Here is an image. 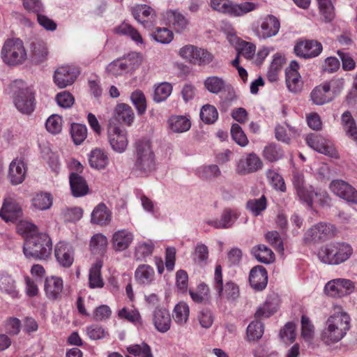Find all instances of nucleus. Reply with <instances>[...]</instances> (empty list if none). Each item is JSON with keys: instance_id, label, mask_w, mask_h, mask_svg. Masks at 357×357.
Masks as SVG:
<instances>
[{"instance_id": "nucleus-1", "label": "nucleus", "mask_w": 357, "mask_h": 357, "mask_svg": "<svg viewBox=\"0 0 357 357\" xmlns=\"http://www.w3.org/2000/svg\"><path fill=\"white\" fill-rule=\"evenodd\" d=\"M350 318L345 312L338 309L330 316L326 322L321 333V339L327 344H331L341 340L349 329Z\"/></svg>"}, {"instance_id": "nucleus-2", "label": "nucleus", "mask_w": 357, "mask_h": 357, "mask_svg": "<svg viewBox=\"0 0 357 357\" xmlns=\"http://www.w3.org/2000/svg\"><path fill=\"white\" fill-rule=\"evenodd\" d=\"M353 254L354 249L349 243L331 241L319 248L317 256L324 264L336 266L349 260Z\"/></svg>"}, {"instance_id": "nucleus-3", "label": "nucleus", "mask_w": 357, "mask_h": 357, "mask_svg": "<svg viewBox=\"0 0 357 357\" xmlns=\"http://www.w3.org/2000/svg\"><path fill=\"white\" fill-rule=\"evenodd\" d=\"M292 183L299 200L308 207L312 208L314 204L321 206L328 204L329 196L325 190H314L312 186H304V177L302 174L294 173Z\"/></svg>"}, {"instance_id": "nucleus-4", "label": "nucleus", "mask_w": 357, "mask_h": 357, "mask_svg": "<svg viewBox=\"0 0 357 357\" xmlns=\"http://www.w3.org/2000/svg\"><path fill=\"white\" fill-rule=\"evenodd\" d=\"M8 90L13 102L19 112L29 114L34 110L33 92L24 81H13L9 85Z\"/></svg>"}, {"instance_id": "nucleus-5", "label": "nucleus", "mask_w": 357, "mask_h": 357, "mask_svg": "<svg viewBox=\"0 0 357 357\" xmlns=\"http://www.w3.org/2000/svg\"><path fill=\"white\" fill-rule=\"evenodd\" d=\"M52 244L50 236L45 233H39L26 240L23 252L26 258L45 260L52 254Z\"/></svg>"}, {"instance_id": "nucleus-6", "label": "nucleus", "mask_w": 357, "mask_h": 357, "mask_svg": "<svg viewBox=\"0 0 357 357\" xmlns=\"http://www.w3.org/2000/svg\"><path fill=\"white\" fill-rule=\"evenodd\" d=\"M155 168V157L150 141L139 140L136 145L135 170L141 176H147Z\"/></svg>"}, {"instance_id": "nucleus-7", "label": "nucleus", "mask_w": 357, "mask_h": 357, "mask_svg": "<svg viewBox=\"0 0 357 357\" xmlns=\"http://www.w3.org/2000/svg\"><path fill=\"white\" fill-rule=\"evenodd\" d=\"M0 56L5 64L9 66H17L26 61L27 52L21 39L8 38L1 47Z\"/></svg>"}, {"instance_id": "nucleus-8", "label": "nucleus", "mask_w": 357, "mask_h": 357, "mask_svg": "<svg viewBox=\"0 0 357 357\" xmlns=\"http://www.w3.org/2000/svg\"><path fill=\"white\" fill-rule=\"evenodd\" d=\"M213 287L220 299L224 302H234L239 297V287L236 283L227 281L223 284L220 265H217L215 268Z\"/></svg>"}, {"instance_id": "nucleus-9", "label": "nucleus", "mask_w": 357, "mask_h": 357, "mask_svg": "<svg viewBox=\"0 0 357 357\" xmlns=\"http://www.w3.org/2000/svg\"><path fill=\"white\" fill-rule=\"evenodd\" d=\"M107 139L112 150L122 153L128 145L127 131L120 126L110 121L107 127Z\"/></svg>"}, {"instance_id": "nucleus-10", "label": "nucleus", "mask_w": 357, "mask_h": 357, "mask_svg": "<svg viewBox=\"0 0 357 357\" xmlns=\"http://www.w3.org/2000/svg\"><path fill=\"white\" fill-rule=\"evenodd\" d=\"M204 88L210 93L225 94V100L231 102L236 99V93L234 87L227 83L222 77L218 76H210L204 81Z\"/></svg>"}, {"instance_id": "nucleus-11", "label": "nucleus", "mask_w": 357, "mask_h": 357, "mask_svg": "<svg viewBox=\"0 0 357 357\" xmlns=\"http://www.w3.org/2000/svg\"><path fill=\"white\" fill-rule=\"evenodd\" d=\"M355 289L354 282L349 279L336 278L328 281L324 292L329 296L341 298L351 294Z\"/></svg>"}, {"instance_id": "nucleus-12", "label": "nucleus", "mask_w": 357, "mask_h": 357, "mask_svg": "<svg viewBox=\"0 0 357 357\" xmlns=\"http://www.w3.org/2000/svg\"><path fill=\"white\" fill-rule=\"evenodd\" d=\"M279 20L272 15L261 18L259 24L253 27L255 36L260 40L267 39L276 36L280 30Z\"/></svg>"}, {"instance_id": "nucleus-13", "label": "nucleus", "mask_w": 357, "mask_h": 357, "mask_svg": "<svg viewBox=\"0 0 357 357\" xmlns=\"http://www.w3.org/2000/svg\"><path fill=\"white\" fill-rule=\"evenodd\" d=\"M336 231V227L333 225L319 222L306 231L304 241L305 243H316L334 236Z\"/></svg>"}, {"instance_id": "nucleus-14", "label": "nucleus", "mask_w": 357, "mask_h": 357, "mask_svg": "<svg viewBox=\"0 0 357 357\" xmlns=\"http://www.w3.org/2000/svg\"><path fill=\"white\" fill-rule=\"evenodd\" d=\"M227 39L229 44L236 49L238 54H241L248 60L254 59L256 51L255 45L240 38L230 25H228Z\"/></svg>"}, {"instance_id": "nucleus-15", "label": "nucleus", "mask_w": 357, "mask_h": 357, "mask_svg": "<svg viewBox=\"0 0 357 357\" xmlns=\"http://www.w3.org/2000/svg\"><path fill=\"white\" fill-rule=\"evenodd\" d=\"M305 141L307 144L314 151L331 158H337L338 153L334 147L333 144L324 137L317 135H308Z\"/></svg>"}, {"instance_id": "nucleus-16", "label": "nucleus", "mask_w": 357, "mask_h": 357, "mask_svg": "<svg viewBox=\"0 0 357 357\" xmlns=\"http://www.w3.org/2000/svg\"><path fill=\"white\" fill-rule=\"evenodd\" d=\"M79 74V69L74 66H61L55 70L53 81L59 88L63 89L72 85Z\"/></svg>"}, {"instance_id": "nucleus-17", "label": "nucleus", "mask_w": 357, "mask_h": 357, "mask_svg": "<svg viewBox=\"0 0 357 357\" xmlns=\"http://www.w3.org/2000/svg\"><path fill=\"white\" fill-rule=\"evenodd\" d=\"M263 162L254 153L244 154L236 163V172L240 175H248L261 169Z\"/></svg>"}, {"instance_id": "nucleus-18", "label": "nucleus", "mask_w": 357, "mask_h": 357, "mask_svg": "<svg viewBox=\"0 0 357 357\" xmlns=\"http://www.w3.org/2000/svg\"><path fill=\"white\" fill-rule=\"evenodd\" d=\"M131 11L134 18L146 28L152 26L156 21V12L149 5L137 4Z\"/></svg>"}, {"instance_id": "nucleus-19", "label": "nucleus", "mask_w": 357, "mask_h": 357, "mask_svg": "<svg viewBox=\"0 0 357 357\" xmlns=\"http://www.w3.org/2000/svg\"><path fill=\"white\" fill-rule=\"evenodd\" d=\"M300 66L296 61H291L286 69V84L288 90L294 93H300L303 86V82L298 73Z\"/></svg>"}, {"instance_id": "nucleus-20", "label": "nucleus", "mask_w": 357, "mask_h": 357, "mask_svg": "<svg viewBox=\"0 0 357 357\" xmlns=\"http://www.w3.org/2000/svg\"><path fill=\"white\" fill-rule=\"evenodd\" d=\"M330 189L347 202L357 204V190L347 182L342 180L333 181L330 184Z\"/></svg>"}, {"instance_id": "nucleus-21", "label": "nucleus", "mask_w": 357, "mask_h": 357, "mask_svg": "<svg viewBox=\"0 0 357 357\" xmlns=\"http://www.w3.org/2000/svg\"><path fill=\"white\" fill-rule=\"evenodd\" d=\"M134 238L135 235L132 231L128 229H119L112 236V247L116 252L124 251L131 245Z\"/></svg>"}, {"instance_id": "nucleus-22", "label": "nucleus", "mask_w": 357, "mask_h": 357, "mask_svg": "<svg viewBox=\"0 0 357 357\" xmlns=\"http://www.w3.org/2000/svg\"><path fill=\"white\" fill-rule=\"evenodd\" d=\"M322 51V45L316 40H304L298 43L294 52L298 56L305 59L316 57Z\"/></svg>"}, {"instance_id": "nucleus-23", "label": "nucleus", "mask_w": 357, "mask_h": 357, "mask_svg": "<svg viewBox=\"0 0 357 357\" xmlns=\"http://www.w3.org/2000/svg\"><path fill=\"white\" fill-rule=\"evenodd\" d=\"M153 324L155 328L160 333L167 332L172 325L169 312L165 307H156L153 312Z\"/></svg>"}, {"instance_id": "nucleus-24", "label": "nucleus", "mask_w": 357, "mask_h": 357, "mask_svg": "<svg viewBox=\"0 0 357 357\" xmlns=\"http://www.w3.org/2000/svg\"><path fill=\"white\" fill-rule=\"evenodd\" d=\"M22 215L21 206L13 198L5 199L0 210V217L6 222H14Z\"/></svg>"}, {"instance_id": "nucleus-25", "label": "nucleus", "mask_w": 357, "mask_h": 357, "mask_svg": "<svg viewBox=\"0 0 357 357\" xmlns=\"http://www.w3.org/2000/svg\"><path fill=\"white\" fill-rule=\"evenodd\" d=\"M237 218L238 214L236 211L226 208L223 211L219 219H208L206 222L215 229H228L234 225Z\"/></svg>"}, {"instance_id": "nucleus-26", "label": "nucleus", "mask_w": 357, "mask_h": 357, "mask_svg": "<svg viewBox=\"0 0 357 357\" xmlns=\"http://www.w3.org/2000/svg\"><path fill=\"white\" fill-rule=\"evenodd\" d=\"M250 286L257 291L264 289L268 282V275L266 268L262 266L253 267L249 275Z\"/></svg>"}, {"instance_id": "nucleus-27", "label": "nucleus", "mask_w": 357, "mask_h": 357, "mask_svg": "<svg viewBox=\"0 0 357 357\" xmlns=\"http://www.w3.org/2000/svg\"><path fill=\"white\" fill-rule=\"evenodd\" d=\"M310 98L312 102L317 105H323L331 102L333 96L331 93L329 84L324 82L316 86L310 93Z\"/></svg>"}, {"instance_id": "nucleus-28", "label": "nucleus", "mask_w": 357, "mask_h": 357, "mask_svg": "<svg viewBox=\"0 0 357 357\" xmlns=\"http://www.w3.org/2000/svg\"><path fill=\"white\" fill-rule=\"evenodd\" d=\"M74 250L70 245L60 242L55 248V257L58 262L64 267L70 266L74 261Z\"/></svg>"}, {"instance_id": "nucleus-29", "label": "nucleus", "mask_w": 357, "mask_h": 357, "mask_svg": "<svg viewBox=\"0 0 357 357\" xmlns=\"http://www.w3.org/2000/svg\"><path fill=\"white\" fill-rule=\"evenodd\" d=\"M26 167L24 162L20 159L13 160L8 170V178L13 185H17L23 182L26 176Z\"/></svg>"}, {"instance_id": "nucleus-30", "label": "nucleus", "mask_w": 357, "mask_h": 357, "mask_svg": "<svg viewBox=\"0 0 357 357\" xmlns=\"http://www.w3.org/2000/svg\"><path fill=\"white\" fill-rule=\"evenodd\" d=\"M31 61L35 64L44 62L48 56L47 44L42 40L33 41L30 45Z\"/></svg>"}, {"instance_id": "nucleus-31", "label": "nucleus", "mask_w": 357, "mask_h": 357, "mask_svg": "<svg viewBox=\"0 0 357 357\" xmlns=\"http://www.w3.org/2000/svg\"><path fill=\"white\" fill-rule=\"evenodd\" d=\"M279 306V298L276 294L269 295L265 303L261 305L255 313L257 319L268 318L273 314Z\"/></svg>"}, {"instance_id": "nucleus-32", "label": "nucleus", "mask_w": 357, "mask_h": 357, "mask_svg": "<svg viewBox=\"0 0 357 357\" xmlns=\"http://www.w3.org/2000/svg\"><path fill=\"white\" fill-rule=\"evenodd\" d=\"M165 17L177 33H183L189 24L188 20L180 12L169 10L165 13Z\"/></svg>"}, {"instance_id": "nucleus-33", "label": "nucleus", "mask_w": 357, "mask_h": 357, "mask_svg": "<svg viewBox=\"0 0 357 357\" xmlns=\"http://www.w3.org/2000/svg\"><path fill=\"white\" fill-rule=\"evenodd\" d=\"M168 128L174 133H183L190 130L191 121L185 115H173L168 119Z\"/></svg>"}, {"instance_id": "nucleus-34", "label": "nucleus", "mask_w": 357, "mask_h": 357, "mask_svg": "<svg viewBox=\"0 0 357 357\" xmlns=\"http://www.w3.org/2000/svg\"><path fill=\"white\" fill-rule=\"evenodd\" d=\"M90 166L98 170L104 169L109 162L107 153L101 149L92 150L89 155Z\"/></svg>"}, {"instance_id": "nucleus-35", "label": "nucleus", "mask_w": 357, "mask_h": 357, "mask_svg": "<svg viewBox=\"0 0 357 357\" xmlns=\"http://www.w3.org/2000/svg\"><path fill=\"white\" fill-rule=\"evenodd\" d=\"M135 279L139 284L149 285L155 280L154 269L149 265H139L135 270Z\"/></svg>"}, {"instance_id": "nucleus-36", "label": "nucleus", "mask_w": 357, "mask_h": 357, "mask_svg": "<svg viewBox=\"0 0 357 357\" xmlns=\"http://www.w3.org/2000/svg\"><path fill=\"white\" fill-rule=\"evenodd\" d=\"M112 219L111 211L104 204H99L91 213V222L99 225H108Z\"/></svg>"}, {"instance_id": "nucleus-37", "label": "nucleus", "mask_w": 357, "mask_h": 357, "mask_svg": "<svg viewBox=\"0 0 357 357\" xmlns=\"http://www.w3.org/2000/svg\"><path fill=\"white\" fill-rule=\"evenodd\" d=\"M63 287V280L60 278L52 276L45 280V291L49 298H57L61 295Z\"/></svg>"}, {"instance_id": "nucleus-38", "label": "nucleus", "mask_w": 357, "mask_h": 357, "mask_svg": "<svg viewBox=\"0 0 357 357\" xmlns=\"http://www.w3.org/2000/svg\"><path fill=\"white\" fill-rule=\"evenodd\" d=\"M70 185L75 197H81L88 192V185L83 177L76 173L70 175Z\"/></svg>"}, {"instance_id": "nucleus-39", "label": "nucleus", "mask_w": 357, "mask_h": 357, "mask_svg": "<svg viewBox=\"0 0 357 357\" xmlns=\"http://www.w3.org/2000/svg\"><path fill=\"white\" fill-rule=\"evenodd\" d=\"M102 267V262L101 261H97L91 267L89 274V285L90 288H102L104 286V282L101 275Z\"/></svg>"}, {"instance_id": "nucleus-40", "label": "nucleus", "mask_w": 357, "mask_h": 357, "mask_svg": "<svg viewBox=\"0 0 357 357\" xmlns=\"http://www.w3.org/2000/svg\"><path fill=\"white\" fill-rule=\"evenodd\" d=\"M252 255L258 261L264 264H270L274 260L273 251L267 246L259 244L252 248Z\"/></svg>"}, {"instance_id": "nucleus-41", "label": "nucleus", "mask_w": 357, "mask_h": 357, "mask_svg": "<svg viewBox=\"0 0 357 357\" xmlns=\"http://www.w3.org/2000/svg\"><path fill=\"white\" fill-rule=\"evenodd\" d=\"M107 238L102 234H94L89 243V249L93 255H102L106 251Z\"/></svg>"}, {"instance_id": "nucleus-42", "label": "nucleus", "mask_w": 357, "mask_h": 357, "mask_svg": "<svg viewBox=\"0 0 357 357\" xmlns=\"http://www.w3.org/2000/svg\"><path fill=\"white\" fill-rule=\"evenodd\" d=\"M105 72L109 77H118L125 75L130 71L123 59H116L106 66Z\"/></svg>"}, {"instance_id": "nucleus-43", "label": "nucleus", "mask_w": 357, "mask_h": 357, "mask_svg": "<svg viewBox=\"0 0 357 357\" xmlns=\"http://www.w3.org/2000/svg\"><path fill=\"white\" fill-rule=\"evenodd\" d=\"M189 315L190 309L186 303L179 302L174 306L173 310V318L178 325H185L188 320Z\"/></svg>"}, {"instance_id": "nucleus-44", "label": "nucleus", "mask_w": 357, "mask_h": 357, "mask_svg": "<svg viewBox=\"0 0 357 357\" xmlns=\"http://www.w3.org/2000/svg\"><path fill=\"white\" fill-rule=\"evenodd\" d=\"M53 198L50 193L40 192L34 195L31 199V205L37 210L44 211L52 205Z\"/></svg>"}, {"instance_id": "nucleus-45", "label": "nucleus", "mask_w": 357, "mask_h": 357, "mask_svg": "<svg viewBox=\"0 0 357 357\" xmlns=\"http://www.w3.org/2000/svg\"><path fill=\"white\" fill-rule=\"evenodd\" d=\"M154 248L155 244L151 240L138 242L135 248V257L136 259L141 261L144 260L146 257L152 255Z\"/></svg>"}, {"instance_id": "nucleus-46", "label": "nucleus", "mask_w": 357, "mask_h": 357, "mask_svg": "<svg viewBox=\"0 0 357 357\" xmlns=\"http://www.w3.org/2000/svg\"><path fill=\"white\" fill-rule=\"evenodd\" d=\"M173 86L169 82H161L154 86L153 100L155 102H161L166 100L171 95Z\"/></svg>"}, {"instance_id": "nucleus-47", "label": "nucleus", "mask_w": 357, "mask_h": 357, "mask_svg": "<svg viewBox=\"0 0 357 357\" xmlns=\"http://www.w3.org/2000/svg\"><path fill=\"white\" fill-rule=\"evenodd\" d=\"M284 62V57L280 54H275L273 56L271 63L267 72V77L271 82L278 80V75Z\"/></svg>"}, {"instance_id": "nucleus-48", "label": "nucleus", "mask_w": 357, "mask_h": 357, "mask_svg": "<svg viewBox=\"0 0 357 357\" xmlns=\"http://www.w3.org/2000/svg\"><path fill=\"white\" fill-rule=\"evenodd\" d=\"M0 290L12 297H17L18 295L15 280L6 273H0Z\"/></svg>"}, {"instance_id": "nucleus-49", "label": "nucleus", "mask_w": 357, "mask_h": 357, "mask_svg": "<svg viewBox=\"0 0 357 357\" xmlns=\"http://www.w3.org/2000/svg\"><path fill=\"white\" fill-rule=\"evenodd\" d=\"M342 123L347 135L357 142V127L356 122L349 111L342 115Z\"/></svg>"}, {"instance_id": "nucleus-50", "label": "nucleus", "mask_w": 357, "mask_h": 357, "mask_svg": "<svg viewBox=\"0 0 357 357\" xmlns=\"http://www.w3.org/2000/svg\"><path fill=\"white\" fill-rule=\"evenodd\" d=\"M118 119L123 123L130 126L135 119L134 112L130 106L125 103L119 104L115 109Z\"/></svg>"}, {"instance_id": "nucleus-51", "label": "nucleus", "mask_w": 357, "mask_h": 357, "mask_svg": "<svg viewBox=\"0 0 357 357\" xmlns=\"http://www.w3.org/2000/svg\"><path fill=\"white\" fill-rule=\"evenodd\" d=\"M189 294L192 300L197 303H205L209 301V288L204 284H199L195 290L190 289Z\"/></svg>"}, {"instance_id": "nucleus-52", "label": "nucleus", "mask_w": 357, "mask_h": 357, "mask_svg": "<svg viewBox=\"0 0 357 357\" xmlns=\"http://www.w3.org/2000/svg\"><path fill=\"white\" fill-rule=\"evenodd\" d=\"M257 8V4L250 1L242 2L241 3H235L232 2L231 9L229 16L241 17L250 13Z\"/></svg>"}, {"instance_id": "nucleus-53", "label": "nucleus", "mask_w": 357, "mask_h": 357, "mask_svg": "<svg viewBox=\"0 0 357 357\" xmlns=\"http://www.w3.org/2000/svg\"><path fill=\"white\" fill-rule=\"evenodd\" d=\"M267 206V199L264 195L259 198L251 199L248 201L247 209L255 216H258L266 210Z\"/></svg>"}, {"instance_id": "nucleus-54", "label": "nucleus", "mask_w": 357, "mask_h": 357, "mask_svg": "<svg viewBox=\"0 0 357 357\" xmlns=\"http://www.w3.org/2000/svg\"><path fill=\"white\" fill-rule=\"evenodd\" d=\"M118 317L126 319L137 326L142 324V319L139 311L135 308L123 307L118 312Z\"/></svg>"}, {"instance_id": "nucleus-55", "label": "nucleus", "mask_w": 357, "mask_h": 357, "mask_svg": "<svg viewBox=\"0 0 357 357\" xmlns=\"http://www.w3.org/2000/svg\"><path fill=\"white\" fill-rule=\"evenodd\" d=\"M200 118L206 124H213L218 119V112L217 109L211 105L206 104L200 109Z\"/></svg>"}, {"instance_id": "nucleus-56", "label": "nucleus", "mask_w": 357, "mask_h": 357, "mask_svg": "<svg viewBox=\"0 0 357 357\" xmlns=\"http://www.w3.org/2000/svg\"><path fill=\"white\" fill-rule=\"evenodd\" d=\"M126 350L128 353L135 356L153 357L151 347L145 342L129 345Z\"/></svg>"}, {"instance_id": "nucleus-57", "label": "nucleus", "mask_w": 357, "mask_h": 357, "mask_svg": "<svg viewBox=\"0 0 357 357\" xmlns=\"http://www.w3.org/2000/svg\"><path fill=\"white\" fill-rule=\"evenodd\" d=\"M71 137L76 145L81 144L87 137V128L84 124L73 123L70 129Z\"/></svg>"}, {"instance_id": "nucleus-58", "label": "nucleus", "mask_w": 357, "mask_h": 357, "mask_svg": "<svg viewBox=\"0 0 357 357\" xmlns=\"http://www.w3.org/2000/svg\"><path fill=\"white\" fill-rule=\"evenodd\" d=\"M314 336V327L311 321L305 315L301 317V337L303 339L311 343Z\"/></svg>"}, {"instance_id": "nucleus-59", "label": "nucleus", "mask_w": 357, "mask_h": 357, "mask_svg": "<svg viewBox=\"0 0 357 357\" xmlns=\"http://www.w3.org/2000/svg\"><path fill=\"white\" fill-rule=\"evenodd\" d=\"M88 337L93 340H101L109 336V332L106 328L99 324H91L86 328Z\"/></svg>"}, {"instance_id": "nucleus-60", "label": "nucleus", "mask_w": 357, "mask_h": 357, "mask_svg": "<svg viewBox=\"0 0 357 357\" xmlns=\"http://www.w3.org/2000/svg\"><path fill=\"white\" fill-rule=\"evenodd\" d=\"M283 152L280 147L275 144H269L266 146L263 151V155L265 159L270 162H274L283 157Z\"/></svg>"}, {"instance_id": "nucleus-61", "label": "nucleus", "mask_w": 357, "mask_h": 357, "mask_svg": "<svg viewBox=\"0 0 357 357\" xmlns=\"http://www.w3.org/2000/svg\"><path fill=\"white\" fill-rule=\"evenodd\" d=\"M17 231L26 240L39 234L36 227L33 223L25 220L20 221L17 225Z\"/></svg>"}, {"instance_id": "nucleus-62", "label": "nucleus", "mask_w": 357, "mask_h": 357, "mask_svg": "<svg viewBox=\"0 0 357 357\" xmlns=\"http://www.w3.org/2000/svg\"><path fill=\"white\" fill-rule=\"evenodd\" d=\"M264 334V325L259 321H252L247 327V337L248 340H257Z\"/></svg>"}, {"instance_id": "nucleus-63", "label": "nucleus", "mask_w": 357, "mask_h": 357, "mask_svg": "<svg viewBox=\"0 0 357 357\" xmlns=\"http://www.w3.org/2000/svg\"><path fill=\"white\" fill-rule=\"evenodd\" d=\"M295 133L296 130L287 124L279 125L275 128L276 138L285 143H289L291 136Z\"/></svg>"}, {"instance_id": "nucleus-64", "label": "nucleus", "mask_w": 357, "mask_h": 357, "mask_svg": "<svg viewBox=\"0 0 357 357\" xmlns=\"http://www.w3.org/2000/svg\"><path fill=\"white\" fill-rule=\"evenodd\" d=\"M130 100L136 107L139 115L143 114L146 109V100L144 93L136 90L131 93Z\"/></svg>"}]
</instances>
